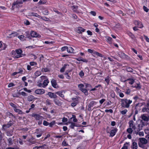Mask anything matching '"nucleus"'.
Instances as JSON below:
<instances>
[{
  "mask_svg": "<svg viewBox=\"0 0 149 149\" xmlns=\"http://www.w3.org/2000/svg\"><path fill=\"white\" fill-rule=\"evenodd\" d=\"M132 100L127 98L120 99V106L124 108H128L132 103Z\"/></svg>",
  "mask_w": 149,
  "mask_h": 149,
  "instance_id": "obj_1",
  "label": "nucleus"
},
{
  "mask_svg": "<svg viewBox=\"0 0 149 149\" xmlns=\"http://www.w3.org/2000/svg\"><path fill=\"white\" fill-rule=\"evenodd\" d=\"M22 51L21 49H16L15 51L13 50L11 52V55L14 58H18L22 57Z\"/></svg>",
  "mask_w": 149,
  "mask_h": 149,
  "instance_id": "obj_2",
  "label": "nucleus"
},
{
  "mask_svg": "<svg viewBox=\"0 0 149 149\" xmlns=\"http://www.w3.org/2000/svg\"><path fill=\"white\" fill-rule=\"evenodd\" d=\"M31 116L34 117V118L38 121V125H40L42 124V120L44 119V118L42 116L38 114L35 113H33L31 115Z\"/></svg>",
  "mask_w": 149,
  "mask_h": 149,
  "instance_id": "obj_3",
  "label": "nucleus"
},
{
  "mask_svg": "<svg viewBox=\"0 0 149 149\" xmlns=\"http://www.w3.org/2000/svg\"><path fill=\"white\" fill-rule=\"evenodd\" d=\"M139 141L138 143V145L140 147L142 148H144V145L147 144L148 143L147 140L144 138H139Z\"/></svg>",
  "mask_w": 149,
  "mask_h": 149,
  "instance_id": "obj_4",
  "label": "nucleus"
},
{
  "mask_svg": "<svg viewBox=\"0 0 149 149\" xmlns=\"http://www.w3.org/2000/svg\"><path fill=\"white\" fill-rule=\"evenodd\" d=\"M40 78L41 81L44 80L43 84L44 87L45 88L47 86L48 84L49 83V81L48 79H47V77L45 76H42Z\"/></svg>",
  "mask_w": 149,
  "mask_h": 149,
  "instance_id": "obj_5",
  "label": "nucleus"
},
{
  "mask_svg": "<svg viewBox=\"0 0 149 149\" xmlns=\"http://www.w3.org/2000/svg\"><path fill=\"white\" fill-rule=\"evenodd\" d=\"M14 124L13 122L11 120L6 124L3 125L2 128L4 130L7 129V128H9Z\"/></svg>",
  "mask_w": 149,
  "mask_h": 149,
  "instance_id": "obj_6",
  "label": "nucleus"
},
{
  "mask_svg": "<svg viewBox=\"0 0 149 149\" xmlns=\"http://www.w3.org/2000/svg\"><path fill=\"white\" fill-rule=\"evenodd\" d=\"M118 54L120 57L124 59L125 60H129L130 59V57L127 55L125 54L123 52H119L118 53Z\"/></svg>",
  "mask_w": 149,
  "mask_h": 149,
  "instance_id": "obj_7",
  "label": "nucleus"
},
{
  "mask_svg": "<svg viewBox=\"0 0 149 149\" xmlns=\"http://www.w3.org/2000/svg\"><path fill=\"white\" fill-rule=\"evenodd\" d=\"M23 0H17L16 1H15L13 3L12 8L13 9L14 8L15 6L16 8L17 7V5L19 4H22L23 3Z\"/></svg>",
  "mask_w": 149,
  "mask_h": 149,
  "instance_id": "obj_8",
  "label": "nucleus"
},
{
  "mask_svg": "<svg viewBox=\"0 0 149 149\" xmlns=\"http://www.w3.org/2000/svg\"><path fill=\"white\" fill-rule=\"evenodd\" d=\"M97 103V102L94 101H91L88 105V110L89 111H92L93 109H91V107L96 105Z\"/></svg>",
  "mask_w": 149,
  "mask_h": 149,
  "instance_id": "obj_9",
  "label": "nucleus"
},
{
  "mask_svg": "<svg viewBox=\"0 0 149 149\" xmlns=\"http://www.w3.org/2000/svg\"><path fill=\"white\" fill-rule=\"evenodd\" d=\"M6 117H8L11 119V120L13 121L14 119H15V116L12 113L8 111L6 112Z\"/></svg>",
  "mask_w": 149,
  "mask_h": 149,
  "instance_id": "obj_10",
  "label": "nucleus"
},
{
  "mask_svg": "<svg viewBox=\"0 0 149 149\" xmlns=\"http://www.w3.org/2000/svg\"><path fill=\"white\" fill-rule=\"evenodd\" d=\"M51 83L52 86L54 88H58V86L56 80L54 79H52L51 81Z\"/></svg>",
  "mask_w": 149,
  "mask_h": 149,
  "instance_id": "obj_11",
  "label": "nucleus"
},
{
  "mask_svg": "<svg viewBox=\"0 0 149 149\" xmlns=\"http://www.w3.org/2000/svg\"><path fill=\"white\" fill-rule=\"evenodd\" d=\"M19 34L17 32L13 31L11 33L9 34L8 36H7V37L8 38H13L17 36Z\"/></svg>",
  "mask_w": 149,
  "mask_h": 149,
  "instance_id": "obj_12",
  "label": "nucleus"
},
{
  "mask_svg": "<svg viewBox=\"0 0 149 149\" xmlns=\"http://www.w3.org/2000/svg\"><path fill=\"white\" fill-rule=\"evenodd\" d=\"M134 24L135 25L137 26V27L139 28H142L143 27V26L142 23L138 21H135L134 22Z\"/></svg>",
  "mask_w": 149,
  "mask_h": 149,
  "instance_id": "obj_13",
  "label": "nucleus"
},
{
  "mask_svg": "<svg viewBox=\"0 0 149 149\" xmlns=\"http://www.w3.org/2000/svg\"><path fill=\"white\" fill-rule=\"evenodd\" d=\"M47 95L49 96L51 98H57L58 96L56 95V94L55 93L49 92L48 93Z\"/></svg>",
  "mask_w": 149,
  "mask_h": 149,
  "instance_id": "obj_14",
  "label": "nucleus"
},
{
  "mask_svg": "<svg viewBox=\"0 0 149 149\" xmlns=\"http://www.w3.org/2000/svg\"><path fill=\"white\" fill-rule=\"evenodd\" d=\"M35 93L37 94H42L45 93V91L44 89H38L35 90Z\"/></svg>",
  "mask_w": 149,
  "mask_h": 149,
  "instance_id": "obj_15",
  "label": "nucleus"
},
{
  "mask_svg": "<svg viewBox=\"0 0 149 149\" xmlns=\"http://www.w3.org/2000/svg\"><path fill=\"white\" fill-rule=\"evenodd\" d=\"M7 46L5 43H3L2 41H0V48H1V50H5Z\"/></svg>",
  "mask_w": 149,
  "mask_h": 149,
  "instance_id": "obj_16",
  "label": "nucleus"
},
{
  "mask_svg": "<svg viewBox=\"0 0 149 149\" xmlns=\"http://www.w3.org/2000/svg\"><path fill=\"white\" fill-rule=\"evenodd\" d=\"M131 148L132 149H137L138 146L137 143L135 141H132Z\"/></svg>",
  "mask_w": 149,
  "mask_h": 149,
  "instance_id": "obj_17",
  "label": "nucleus"
},
{
  "mask_svg": "<svg viewBox=\"0 0 149 149\" xmlns=\"http://www.w3.org/2000/svg\"><path fill=\"white\" fill-rule=\"evenodd\" d=\"M117 131L118 129L116 128L110 131V136L111 137L113 136L116 134Z\"/></svg>",
  "mask_w": 149,
  "mask_h": 149,
  "instance_id": "obj_18",
  "label": "nucleus"
},
{
  "mask_svg": "<svg viewBox=\"0 0 149 149\" xmlns=\"http://www.w3.org/2000/svg\"><path fill=\"white\" fill-rule=\"evenodd\" d=\"M17 70V72H14L13 73L11 74L12 76H14L17 74H22L23 72V70L21 68H19Z\"/></svg>",
  "mask_w": 149,
  "mask_h": 149,
  "instance_id": "obj_19",
  "label": "nucleus"
},
{
  "mask_svg": "<svg viewBox=\"0 0 149 149\" xmlns=\"http://www.w3.org/2000/svg\"><path fill=\"white\" fill-rule=\"evenodd\" d=\"M141 118L143 120L148 121L149 120V115L143 114Z\"/></svg>",
  "mask_w": 149,
  "mask_h": 149,
  "instance_id": "obj_20",
  "label": "nucleus"
},
{
  "mask_svg": "<svg viewBox=\"0 0 149 149\" xmlns=\"http://www.w3.org/2000/svg\"><path fill=\"white\" fill-rule=\"evenodd\" d=\"M142 111L143 112L147 113L149 115V107L146 105L142 109Z\"/></svg>",
  "mask_w": 149,
  "mask_h": 149,
  "instance_id": "obj_21",
  "label": "nucleus"
},
{
  "mask_svg": "<svg viewBox=\"0 0 149 149\" xmlns=\"http://www.w3.org/2000/svg\"><path fill=\"white\" fill-rule=\"evenodd\" d=\"M57 98L58 97L55 98L54 100V102L56 105L58 106H60L62 105V103Z\"/></svg>",
  "mask_w": 149,
  "mask_h": 149,
  "instance_id": "obj_22",
  "label": "nucleus"
},
{
  "mask_svg": "<svg viewBox=\"0 0 149 149\" xmlns=\"http://www.w3.org/2000/svg\"><path fill=\"white\" fill-rule=\"evenodd\" d=\"M129 127L132 128L134 130H135L136 129V126L134 124V122L133 120H131L129 122Z\"/></svg>",
  "mask_w": 149,
  "mask_h": 149,
  "instance_id": "obj_23",
  "label": "nucleus"
},
{
  "mask_svg": "<svg viewBox=\"0 0 149 149\" xmlns=\"http://www.w3.org/2000/svg\"><path fill=\"white\" fill-rule=\"evenodd\" d=\"M92 55L94 56H95V55H97L101 57H104V56L103 54L95 50L94 51Z\"/></svg>",
  "mask_w": 149,
  "mask_h": 149,
  "instance_id": "obj_24",
  "label": "nucleus"
},
{
  "mask_svg": "<svg viewBox=\"0 0 149 149\" xmlns=\"http://www.w3.org/2000/svg\"><path fill=\"white\" fill-rule=\"evenodd\" d=\"M63 91H60L56 92L55 93L57 94L61 98L64 99L65 97L63 93Z\"/></svg>",
  "mask_w": 149,
  "mask_h": 149,
  "instance_id": "obj_25",
  "label": "nucleus"
},
{
  "mask_svg": "<svg viewBox=\"0 0 149 149\" xmlns=\"http://www.w3.org/2000/svg\"><path fill=\"white\" fill-rule=\"evenodd\" d=\"M40 35L39 34L34 31H32L31 32V36L32 37H37Z\"/></svg>",
  "mask_w": 149,
  "mask_h": 149,
  "instance_id": "obj_26",
  "label": "nucleus"
},
{
  "mask_svg": "<svg viewBox=\"0 0 149 149\" xmlns=\"http://www.w3.org/2000/svg\"><path fill=\"white\" fill-rule=\"evenodd\" d=\"M85 31V29L80 27L78 28V29L77 30V32L79 33H81L82 32H84Z\"/></svg>",
  "mask_w": 149,
  "mask_h": 149,
  "instance_id": "obj_27",
  "label": "nucleus"
},
{
  "mask_svg": "<svg viewBox=\"0 0 149 149\" xmlns=\"http://www.w3.org/2000/svg\"><path fill=\"white\" fill-rule=\"evenodd\" d=\"M35 97L32 95H29L27 97V100L29 102H31L34 100Z\"/></svg>",
  "mask_w": 149,
  "mask_h": 149,
  "instance_id": "obj_28",
  "label": "nucleus"
},
{
  "mask_svg": "<svg viewBox=\"0 0 149 149\" xmlns=\"http://www.w3.org/2000/svg\"><path fill=\"white\" fill-rule=\"evenodd\" d=\"M42 73L39 70L37 71H36L34 74L35 76V78H36L38 77L41 75Z\"/></svg>",
  "mask_w": 149,
  "mask_h": 149,
  "instance_id": "obj_29",
  "label": "nucleus"
},
{
  "mask_svg": "<svg viewBox=\"0 0 149 149\" xmlns=\"http://www.w3.org/2000/svg\"><path fill=\"white\" fill-rule=\"evenodd\" d=\"M129 81V83L131 85L133 84L134 82V80L133 79L131 78L127 79V80H125L124 81Z\"/></svg>",
  "mask_w": 149,
  "mask_h": 149,
  "instance_id": "obj_30",
  "label": "nucleus"
},
{
  "mask_svg": "<svg viewBox=\"0 0 149 149\" xmlns=\"http://www.w3.org/2000/svg\"><path fill=\"white\" fill-rule=\"evenodd\" d=\"M141 124L138 125V128H141L142 129V127L145 125H147L146 123H145L144 122H143L142 121H141Z\"/></svg>",
  "mask_w": 149,
  "mask_h": 149,
  "instance_id": "obj_31",
  "label": "nucleus"
},
{
  "mask_svg": "<svg viewBox=\"0 0 149 149\" xmlns=\"http://www.w3.org/2000/svg\"><path fill=\"white\" fill-rule=\"evenodd\" d=\"M132 87L136 88L138 90H140L141 88V86L140 84H136V85L134 86H132Z\"/></svg>",
  "mask_w": 149,
  "mask_h": 149,
  "instance_id": "obj_32",
  "label": "nucleus"
},
{
  "mask_svg": "<svg viewBox=\"0 0 149 149\" xmlns=\"http://www.w3.org/2000/svg\"><path fill=\"white\" fill-rule=\"evenodd\" d=\"M130 145L129 142H126L125 143L121 149H128V146Z\"/></svg>",
  "mask_w": 149,
  "mask_h": 149,
  "instance_id": "obj_33",
  "label": "nucleus"
},
{
  "mask_svg": "<svg viewBox=\"0 0 149 149\" xmlns=\"http://www.w3.org/2000/svg\"><path fill=\"white\" fill-rule=\"evenodd\" d=\"M67 52L70 53H73L74 49L71 47H67Z\"/></svg>",
  "mask_w": 149,
  "mask_h": 149,
  "instance_id": "obj_34",
  "label": "nucleus"
},
{
  "mask_svg": "<svg viewBox=\"0 0 149 149\" xmlns=\"http://www.w3.org/2000/svg\"><path fill=\"white\" fill-rule=\"evenodd\" d=\"M76 60L79 61H82L84 62L87 63L88 61L86 59L81 58V57L79 58L76 59Z\"/></svg>",
  "mask_w": 149,
  "mask_h": 149,
  "instance_id": "obj_35",
  "label": "nucleus"
},
{
  "mask_svg": "<svg viewBox=\"0 0 149 149\" xmlns=\"http://www.w3.org/2000/svg\"><path fill=\"white\" fill-rule=\"evenodd\" d=\"M18 38L22 41H24L26 40L25 36L23 35L18 36Z\"/></svg>",
  "mask_w": 149,
  "mask_h": 149,
  "instance_id": "obj_36",
  "label": "nucleus"
},
{
  "mask_svg": "<svg viewBox=\"0 0 149 149\" xmlns=\"http://www.w3.org/2000/svg\"><path fill=\"white\" fill-rule=\"evenodd\" d=\"M75 100L74 101V102H72L71 104V106L72 107H74L76 106L77 103H78V100L75 99Z\"/></svg>",
  "mask_w": 149,
  "mask_h": 149,
  "instance_id": "obj_37",
  "label": "nucleus"
},
{
  "mask_svg": "<svg viewBox=\"0 0 149 149\" xmlns=\"http://www.w3.org/2000/svg\"><path fill=\"white\" fill-rule=\"evenodd\" d=\"M39 130L38 129H36V131L37 132V134H37L36 135V137L37 138H39L42 135V132L41 131L40 132H39Z\"/></svg>",
  "mask_w": 149,
  "mask_h": 149,
  "instance_id": "obj_38",
  "label": "nucleus"
},
{
  "mask_svg": "<svg viewBox=\"0 0 149 149\" xmlns=\"http://www.w3.org/2000/svg\"><path fill=\"white\" fill-rule=\"evenodd\" d=\"M31 15L35 16L39 18H40L41 17V16L38 15L37 13L34 12H32L31 13Z\"/></svg>",
  "mask_w": 149,
  "mask_h": 149,
  "instance_id": "obj_39",
  "label": "nucleus"
},
{
  "mask_svg": "<svg viewBox=\"0 0 149 149\" xmlns=\"http://www.w3.org/2000/svg\"><path fill=\"white\" fill-rule=\"evenodd\" d=\"M26 37H25L26 38H28L29 39H31V33L30 34L29 32H25Z\"/></svg>",
  "mask_w": 149,
  "mask_h": 149,
  "instance_id": "obj_40",
  "label": "nucleus"
},
{
  "mask_svg": "<svg viewBox=\"0 0 149 149\" xmlns=\"http://www.w3.org/2000/svg\"><path fill=\"white\" fill-rule=\"evenodd\" d=\"M133 129L132 128L129 127L127 129L126 131L129 134H132L133 132Z\"/></svg>",
  "mask_w": 149,
  "mask_h": 149,
  "instance_id": "obj_41",
  "label": "nucleus"
},
{
  "mask_svg": "<svg viewBox=\"0 0 149 149\" xmlns=\"http://www.w3.org/2000/svg\"><path fill=\"white\" fill-rule=\"evenodd\" d=\"M67 66V65L65 64L64 66L61 69L60 71L61 72H64Z\"/></svg>",
  "mask_w": 149,
  "mask_h": 149,
  "instance_id": "obj_42",
  "label": "nucleus"
},
{
  "mask_svg": "<svg viewBox=\"0 0 149 149\" xmlns=\"http://www.w3.org/2000/svg\"><path fill=\"white\" fill-rule=\"evenodd\" d=\"M109 78H110V77L109 76H108L105 79V81L107 83V85H108L109 83V82H110Z\"/></svg>",
  "mask_w": 149,
  "mask_h": 149,
  "instance_id": "obj_43",
  "label": "nucleus"
},
{
  "mask_svg": "<svg viewBox=\"0 0 149 149\" xmlns=\"http://www.w3.org/2000/svg\"><path fill=\"white\" fill-rule=\"evenodd\" d=\"M128 34L129 36L132 39L134 40L135 38L134 35L131 32H130L128 33Z\"/></svg>",
  "mask_w": 149,
  "mask_h": 149,
  "instance_id": "obj_44",
  "label": "nucleus"
},
{
  "mask_svg": "<svg viewBox=\"0 0 149 149\" xmlns=\"http://www.w3.org/2000/svg\"><path fill=\"white\" fill-rule=\"evenodd\" d=\"M82 92L84 93L85 95H88V92L86 89L84 88L81 91Z\"/></svg>",
  "mask_w": 149,
  "mask_h": 149,
  "instance_id": "obj_45",
  "label": "nucleus"
},
{
  "mask_svg": "<svg viewBox=\"0 0 149 149\" xmlns=\"http://www.w3.org/2000/svg\"><path fill=\"white\" fill-rule=\"evenodd\" d=\"M78 87L79 89L81 91V90L84 88V85L82 84H81L78 85Z\"/></svg>",
  "mask_w": 149,
  "mask_h": 149,
  "instance_id": "obj_46",
  "label": "nucleus"
},
{
  "mask_svg": "<svg viewBox=\"0 0 149 149\" xmlns=\"http://www.w3.org/2000/svg\"><path fill=\"white\" fill-rule=\"evenodd\" d=\"M56 123V121L55 120H53L49 123V126L50 127H52Z\"/></svg>",
  "mask_w": 149,
  "mask_h": 149,
  "instance_id": "obj_47",
  "label": "nucleus"
},
{
  "mask_svg": "<svg viewBox=\"0 0 149 149\" xmlns=\"http://www.w3.org/2000/svg\"><path fill=\"white\" fill-rule=\"evenodd\" d=\"M41 71L44 72H47L49 71V70L47 68H42Z\"/></svg>",
  "mask_w": 149,
  "mask_h": 149,
  "instance_id": "obj_48",
  "label": "nucleus"
},
{
  "mask_svg": "<svg viewBox=\"0 0 149 149\" xmlns=\"http://www.w3.org/2000/svg\"><path fill=\"white\" fill-rule=\"evenodd\" d=\"M126 70L128 72H132L133 71V69L129 67L126 68Z\"/></svg>",
  "mask_w": 149,
  "mask_h": 149,
  "instance_id": "obj_49",
  "label": "nucleus"
},
{
  "mask_svg": "<svg viewBox=\"0 0 149 149\" xmlns=\"http://www.w3.org/2000/svg\"><path fill=\"white\" fill-rule=\"evenodd\" d=\"M141 130V128H136V129L135 130H134V132L135 134H138V132L139 131Z\"/></svg>",
  "mask_w": 149,
  "mask_h": 149,
  "instance_id": "obj_50",
  "label": "nucleus"
},
{
  "mask_svg": "<svg viewBox=\"0 0 149 149\" xmlns=\"http://www.w3.org/2000/svg\"><path fill=\"white\" fill-rule=\"evenodd\" d=\"M128 110L127 109H125L123 110L122 111L120 112V113L122 115H125L127 112Z\"/></svg>",
  "mask_w": 149,
  "mask_h": 149,
  "instance_id": "obj_51",
  "label": "nucleus"
},
{
  "mask_svg": "<svg viewBox=\"0 0 149 149\" xmlns=\"http://www.w3.org/2000/svg\"><path fill=\"white\" fill-rule=\"evenodd\" d=\"M72 118H73V121L74 122H77L78 121L77 119L76 118V116L75 115H73Z\"/></svg>",
  "mask_w": 149,
  "mask_h": 149,
  "instance_id": "obj_52",
  "label": "nucleus"
},
{
  "mask_svg": "<svg viewBox=\"0 0 149 149\" xmlns=\"http://www.w3.org/2000/svg\"><path fill=\"white\" fill-rule=\"evenodd\" d=\"M37 86L39 87L45 88L43 85V83H41L39 82H38L37 83Z\"/></svg>",
  "mask_w": 149,
  "mask_h": 149,
  "instance_id": "obj_53",
  "label": "nucleus"
},
{
  "mask_svg": "<svg viewBox=\"0 0 149 149\" xmlns=\"http://www.w3.org/2000/svg\"><path fill=\"white\" fill-rule=\"evenodd\" d=\"M29 64L30 65L33 66L36 65H37V63L34 61L31 62L29 63Z\"/></svg>",
  "mask_w": 149,
  "mask_h": 149,
  "instance_id": "obj_54",
  "label": "nucleus"
},
{
  "mask_svg": "<svg viewBox=\"0 0 149 149\" xmlns=\"http://www.w3.org/2000/svg\"><path fill=\"white\" fill-rule=\"evenodd\" d=\"M75 125V123L73 122H72L71 123V125H70V127L71 129H74V127Z\"/></svg>",
  "mask_w": 149,
  "mask_h": 149,
  "instance_id": "obj_55",
  "label": "nucleus"
},
{
  "mask_svg": "<svg viewBox=\"0 0 149 149\" xmlns=\"http://www.w3.org/2000/svg\"><path fill=\"white\" fill-rule=\"evenodd\" d=\"M8 141L9 145H11L13 144L12 139L11 138H10L8 140Z\"/></svg>",
  "mask_w": 149,
  "mask_h": 149,
  "instance_id": "obj_56",
  "label": "nucleus"
},
{
  "mask_svg": "<svg viewBox=\"0 0 149 149\" xmlns=\"http://www.w3.org/2000/svg\"><path fill=\"white\" fill-rule=\"evenodd\" d=\"M15 112L19 114H22V111L20 109H17V110H16Z\"/></svg>",
  "mask_w": 149,
  "mask_h": 149,
  "instance_id": "obj_57",
  "label": "nucleus"
},
{
  "mask_svg": "<svg viewBox=\"0 0 149 149\" xmlns=\"http://www.w3.org/2000/svg\"><path fill=\"white\" fill-rule=\"evenodd\" d=\"M62 145L63 146H66L68 145V144L66 141H65V140H64L62 143Z\"/></svg>",
  "mask_w": 149,
  "mask_h": 149,
  "instance_id": "obj_58",
  "label": "nucleus"
},
{
  "mask_svg": "<svg viewBox=\"0 0 149 149\" xmlns=\"http://www.w3.org/2000/svg\"><path fill=\"white\" fill-rule=\"evenodd\" d=\"M53 10L54 12H55L57 14H60L61 15V16H63V14L61 13H60V12L57 10L56 9H53Z\"/></svg>",
  "mask_w": 149,
  "mask_h": 149,
  "instance_id": "obj_59",
  "label": "nucleus"
},
{
  "mask_svg": "<svg viewBox=\"0 0 149 149\" xmlns=\"http://www.w3.org/2000/svg\"><path fill=\"white\" fill-rule=\"evenodd\" d=\"M46 103L47 105H50L51 104V101L49 99H47L46 101Z\"/></svg>",
  "mask_w": 149,
  "mask_h": 149,
  "instance_id": "obj_60",
  "label": "nucleus"
},
{
  "mask_svg": "<svg viewBox=\"0 0 149 149\" xmlns=\"http://www.w3.org/2000/svg\"><path fill=\"white\" fill-rule=\"evenodd\" d=\"M28 141L29 142V145H31L32 144H33L35 143L36 141H32L31 139H29Z\"/></svg>",
  "mask_w": 149,
  "mask_h": 149,
  "instance_id": "obj_61",
  "label": "nucleus"
},
{
  "mask_svg": "<svg viewBox=\"0 0 149 149\" xmlns=\"http://www.w3.org/2000/svg\"><path fill=\"white\" fill-rule=\"evenodd\" d=\"M67 47H67L66 46H64L61 48V50L62 52L65 51L66 50H67Z\"/></svg>",
  "mask_w": 149,
  "mask_h": 149,
  "instance_id": "obj_62",
  "label": "nucleus"
},
{
  "mask_svg": "<svg viewBox=\"0 0 149 149\" xmlns=\"http://www.w3.org/2000/svg\"><path fill=\"white\" fill-rule=\"evenodd\" d=\"M105 112L106 113H108L109 112H110L111 113H112L113 112V110L111 109H106L105 110Z\"/></svg>",
  "mask_w": 149,
  "mask_h": 149,
  "instance_id": "obj_63",
  "label": "nucleus"
},
{
  "mask_svg": "<svg viewBox=\"0 0 149 149\" xmlns=\"http://www.w3.org/2000/svg\"><path fill=\"white\" fill-rule=\"evenodd\" d=\"M43 124L44 126H47L49 125V123L46 120H44Z\"/></svg>",
  "mask_w": 149,
  "mask_h": 149,
  "instance_id": "obj_64",
  "label": "nucleus"
}]
</instances>
